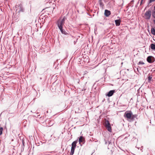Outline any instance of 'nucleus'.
<instances>
[{"instance_id":"nucleus-17","label":"nucleus","mask_w":155,"mask_h":155,"mask_svg":"<svg viewBox=\"0 0 155 155\" xmlns=\"http://www.w3.org/2000/svg\"><path fill=\"white\" fill-rule=\"evenodd\" d=\"M139 64H144V63L142 61H140L139 62Z\"/></svg>"},{"instance_id":"nucleus-7","label":"nucleus","mask_w":155,"mask_h":155,"mask_svg":"<svg viewBox=\"0 0 155 155\" xmlns=\"http://www.w3.org/2000/svg\"><path fill=\"white\" fill-rule=\"evenodd\" d=\"M152 57L148 56L147 58V61L149 63H152L154 62V61L152 59Z\"/></svg>"},{"instance_id":"nucleus-15","label":"nucleus","mask_w":155,"mask_h":155,"mask_svg":"<svg viewBox=\"0 0 155 155\" xmlns=\"http://www.w3.org/2000/svg\"><path fill=\"white\" fill-rule=\"evenodd\" d=\"M152 16L153 18H155V12L154 11L152 12Z\"/></svg>"},{"instance_id":"nucleus-20","label":"nucleus","mask_w":155,"mask_h":155,"mask_svg":"<svg viewBox=\"0 0 155 155\" xmlns=\"http://www.w3.org/2000/svg\"><path fill=\"white\" fill-rule=\"evenodd\" d=\"M152 79V77H151L149 76L148 77V79L149 81H150Z\"/></svg>"},{"instance_id":"nucleus-14","label":"nucleus","mask_w":155,"mask_h":155,"mask_svg":"<svg viewBox=\"0 0 155 155\" xmlns=\"http://www.w3.org/2000/svg\"><path fill=\"white\" fill-rule=\"evenodd\" d=\"M151 32L153 35H155V29L154 28H151Z\"/></svg>"},{"instance_id":"nucleus-16","label":"nucleus","mask_w":155,"mask_h":155,"mask_svg":"<svg viewBox=\"0 0 155 155\" xmlns=\"http://www.w3.org/2000/svg\"><path fill=\"white\" fill-rule=\"evenodd\" d=\"M3 130V128L2 127L0 128V135L2 134V131Z\"/></svg>"},{"instance_id":"nucleus-9","label":"nucleus","mask_w":155,"mask_h":155,"mask_svg":"<svg viewBox=\"0 0 155 155\" xmlns=\"http://www.w3.org/2000/svg\"><path fill=\"white\" fill-rule=\"evenodd\" d=\"M114 92V90H111L106 94V96L108 97L111 96L113 95Z\"/></svg>"},{"instance_id":"nucleus-23","label":"nucleus","mask_w":155,"mask_h":155,"mask_svg":"<svg viewBox=\"0 0 155 155\" xmlns=\"http://www.w3.org/2000/svg\"><path fill=\"white\" fill-rule=\"evenodd\" d=\"M153 21L154 22V23L155 24V20H153Z\"/></svg>"},{"instance_id":"nucleus-13","label":"nucleus","mask_w":155,"mask_h":155,"mask_svg":"<svg viewBox=\"0 0 155 155\" xmlns=\"http://www.w3.org/2000/svg\"><path fill=\"white\" fill-rule=\"evenodd\" d=\"M150 47L152 49L155 50V43L151 44Z\"/></svg>"},{"instance_id":"nucleus-5","label":"nucleus","mask_w":155,"mask_h":155,"mask_svg":"<svg viewBox=\"0 0 155 155\" xmlns=\"http://www.w3.org/2000/svg\"><path fill=\"white\" fill-rule=\"evenodd\" d=\"M151 16V12L148 11L146 12L145 14V17L146 19H149Z\"/></svg>"},{"instance_id":"nucleus-25","label":"nucleus","mask_w":155,"mask_h":155,"mask_svg":"<svg viewBox=\"0 0 155 155\" xmlns=\"http://www.w3.org/2000/svg\"><path fill=\"white\" fill-rule=\"evenodd\" d=\"M107 142H106V144H107Z\"/></svg>"},{"instance_id":"nucleus-12","label":"nucleus","mask_w":155,"mask_h":155,"mask_svg":"<svg viewBox=\"0 0 155 155\" xmlns=\"http://www.w3.org/2000/svg\"><path fill=\"white\" fill-rule=\"evenodd\" d=\"M63 28H61V29L59 28L60 30L61 33L63 34H64L65 35H67L68 34V33H67L65 30H63L62 29Z\"/></svg>"},{"instance_id":"nucleus-6","label":"nucleus","mask_w":155,"mask_h":155,"mask_svg":"<svg viewBox=\"0 0 155 155\" xmlns=\"http://www.w3.org/2000/svg\"><path fill=\"white\" fill-rule=\"evenodd\" d=\"M106 127L109 131L111 132V128L109 122L108 121H107L106 123Z\"/></svg>"},{"instance_id":"nucleus-1","label":"nucleus","mask_w":155,"mask_h":155,"mask_svg":"<svg viewBox=\"0 0 155 155\" xmlns=\"http://www.w3.org/2000/svg\"><path fill=\"white\" fill-rule=\"evenodd\" d=\"M124 117L128 120L133 121L137 117V114L133 115L131 111H126L124 114Z\"/></svg>"},{"instance_id":"nucleus-2","label":"nucleus","mask_w":155,"mask_h":155,"mask_svg":"<svg viewBox=\"0 0 155 155\" xmlns=\"http://www.w3.org/2000/svg\"><path fill=\"white\" fill-rule=\"evenodd\" d=\"M66 19L65 17H64L63 18H60L58 21L57 24L59 28H63V26L65 20Z\"/></svg>"},{"instance_id":"nucleus-24","label":"nucleus","mask_w":155,"mask_h":155,"mask_svg":"<svg viewBox=\"0 0 155 155\" xmlns=\"http://www.w3.org/2000/svg\"><path fill=\"white\" fill-rule=\"evenodd\" d=\"M109 143H110V142L109 141Z\"/></svg>"},{"instance_id":"nucleus-19","label":"nucleus","mask_w":155,"mask_h":155,"mask_svg":"<svg viewBox=\"0 0 155 155\" xmlns=\"http://www.w3.org/2000/svg\"><path fill=\"white\" fill-rule=\"evenodd\" d=\"M144 0H141V4L142 3H144Z\"/></svg>"},{"instance_id":"nucleus-18","label":"nucleus","mask_w":155,"mask_h":155,"mask_svg":"<svg viewBox=\"0 0 155 155\" xmlns=\"http://www.w3.org/2000/svg\"><path fill=\"white\" fill-rule=\"evenodd\" d=\"M155 1V0H149V3H151Z\"/></svg>"},{"instance_id":"nucleus-11","label":"nucleus","mask_w":155,"mask_h":155,"mask_svg":"<svg viewBox=\"0 0 155 155\" xmlns=\"http://www.w3.org/2000/svg\"><path fill=\"white\" fill-rule=\"evenodd\" d=\"M120 20H116L115 21V24L116 26H119L120 24Z\"/></svg>"},{"instance_id":"nucleus-10","label":"nucleus","mask_w":155,"mask_h":155,"mask_svg":"<svg viewBox=\"0 0 155 155\" xmlns=\"http://www.w3.org/2000/svg\"><path fill=\"white\" fill-rule=\"evenodd\" d=\"M85 141L84 138L82 136H81L79 139V142L80 144L81 143L84 142Z\"/></svg>"},{"instance_id":"nucleus-3","label":"nucleus","mask_w":155,"mask_h":155,"mask_svg":"<svg viewBox=\"0 0 155 155\" xmlns=\"http://www.w3.org/2000/svg\"><path fill=\"white\" fill-rule=\"evenodd\" d=\"M16 11L17 12L20 13L24 12V9L21 4H18L15 6Z\"/></svg>"},{"instance_id":"nucleus-21","label":"nucleus","mask_w":155,"mask_h":155,"mask_svg":"<svg viewBox=\"0 0 155 155\" xmlns=\"http://www.w3.org/2000/svg\"><path fill=\"white\" fill-rule=\"evenodd\" d=\"M100 4L101 5V3H102L101 1V0H100Z\"/></svg>"},{"instance_id":"nucleus-4","label":"nucleus","mask_w":155,"mask_h":155,"mask_svg":"<svg viewBox=\"0 0 155 155\" xmlns=\"http://www.w3.org/2000/svg\"><path fill=\"white\" fill-rule=\"evenodd\" d=\"M77 143V141H74L71 144L72 147L71 149V152L70 153L71 155H73L74 153L75 148L76 147Z\"/></svg>"},{"instance_id":"nucleus-8","label":"nucleus","mask_w":155,"mask_h":155,"mask_svg":"<svg viewBox=\"0 0 155 155\" xmlns=\"http://www.w3.org/2000/svg\"><path fill=\"white\" fill-rule=\"evenodd\" d=\"M104 15L106 17L109 16L111 14L110 12L107 10H105L104 12Z\"/></svg>"},{"instance_id":"nucleus-22","label":"nucleus","mask_w":155,"mask_h":155,"mask_svg":"<svg viewBox=\"0 0 155 155\" xmlns=\"http://www.w3.org/2000/svg\"><path fill=\"white\" fill-rule=\"evenodd\" d=\"M154 11L155 12V6H154Z\"/></svg>"}]
</instances>
